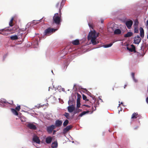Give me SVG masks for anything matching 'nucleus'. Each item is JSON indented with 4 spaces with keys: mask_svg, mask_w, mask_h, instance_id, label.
Instances as JSON below:
<instances>
[{
    "mask_svg": "<svg viewBox=\"0 0 148 148\" xmlns=\"http://www.w3.org/2000/svg\"><path fill=\"white\" fill-rule=\"evenodd\" d=\"M56 132V130H53V134H54L55 132Z\"/></svg>",
    "mask_w": 148,
    "mask_h": 148,
    "instance_id": "nucleus-46",
    "label": "nucleus"
},
{
    "mask_svg": "<svg viewBox=\"0 0 148 148\" xmlns=\"http://www.w3.org/2000/svg\"><path fill=\"white\" fill-rule=\"evenodd\" d=\"M141 38L138 36L134 37V43L135 44H138L140 42Z\"/></svg>",
    "mask_w": 148,
    "mask_h": 148,
    "instance_id": "nucleus-7",
    "label": "nucleus"
},
{
    "mask_svg": "<svg viewBox=\"0 0 148 148\" xmlns=\"http://www.w3.org/2000/svg\"><path fill=\"white\" fill-rule=\"evenodd\" d=\"M66 0H62L60 4L59 2L56 5V8H58L60 14L61 13V10L63 7V6L65 3Z\"/></svg>",
    "mask_w": 148,
    "mask_h": 148,
    "instance_id": "nucleus-4",
    "label": "nucleus"
},
{
    "mask_svg": "<svg viewBox=\"0 0 148 148\" xmlns=\"http://www.w3.org/2000/svg\"><path fill=\"white\" fill-rule=\"evenodd\" d=\"M132 48H130L128 47H127V50L129 51L130 52H133V51H135L136 48L133 45H131Z\"/></svg>",
    "mask_w": 148,
    "mask_h": 148,
    "instance_id": "nucleus-16",
    "label": "nucleus"
},
{
    "mask_svg": "<svg viewBox=\"0 0 148 148\" xmlns=\"http://www.w3.org/2000/svg\"><path fill=\"white\" fill-rule=\"evenodd\" d=\"M60 17L59 16L58 13L55 14L53 17V23L57 25L59 24L61 21Z\"/></svg>",
    "mask_w": 148,
    "mask_h": 148,
    "instance_id": "nucleus-2",
    "label": "nucleus"
},
{
    "mask_svg": "<svg viewBox=\"0 0 148 148\" xmlns=\"http://www.w3.org/2000/svg\"><path fill=\"white\" fill-rule=\"evenodd\" d=\"M82 111V110H81L80 109H78L77 111H75L74 112V114H75L76 113H79L80 111Z\"/></svg>",
    "mask_w": 148,
    "mask_h": 148,
    "instance_id": "nucleus-39",
    "label": "nucleus"
},
{
    "mask_svg": "<svg viewBox=\"0 0 148 148\" xmlns=\"http://www.w3.org/2000/svg\"><path fill=\"white\" fill-rule=\"evenodd\" d=\"M147 25H148V20L147 21Z\"/></svg>",
    "mask_w": 148,
    "mask_h": 148,
    "instance_id": "nucleus-48",
    "label": "nucleus"
},
{
    "mask_svg": "<svg viewBox=\"0 0 148 148\" xmlns=\"http://www.w3.org/2000/svg\"><path fill=\"white\" fill-rule=\"evenodd\" d=\"M97 37L96 36V32L95 31L94 32L90 31L89 32L88 37V40H91V41L92 44L93 45H95L97 44L99 42H97L96 39Z\"/></svg>",
    "mask_w": 148,
    "mask_h": 148,
    "instance_id": "nucleus-1",
    "label": "nucleus"
},
{
    "mask_svg": "<svg viewBox=\"0 0 148 148\" xmlns=\"http://www.w3.org/2000/svg\"><path fill=\"white\" fill-rule=\"evenodd\" d=\"M146 101L147 103L148 104V97H147L146 99Z\"/></svg>",
    "mask_w": 148,
    "mask_h": 148,
    "instance_id": "nucleus-43",
    "label": "nucleus"
},
{
    "mask_svg": "<svg viewBox=\"0 0 148 148\" xmlns=\"http://www.w3.org/2000/svg\"><path fill=\"white\" fill-rule=\"evenodd\" d=\"M88 25L90 27H91V28H92V27H93L92 23L90 24V23H88Z\"/></svg>",
    "mask_w": 148,
    "mask_h": 148,
    "instance_id": "nucleus-41",
    "label": "nucleus"
},
{
    "mask_svg": "<svg viewBox=\"0 0 148 148\" xmlns=\"http://www.w3.org/2000/svg\"><path fill=\"white\" fill-rule=\"evenodd\" d=\"M56 30V29L51 27H49L45 30L44 34L45 35L49 36L55 32Z\"/></svg>",
    "mask_w": 148,
    "mask_h": 148,
    "instance_id": "nucleus-3",
    "label": "nucleus"
},
{
    "mask_svg": "<svg viewBox=\"0 0 148 148\" xmlns=\"http://www.w3.org/2000/svg\"><path fill=\"white\" fill-rule=\"evenodd\" d=\"M33 140L38 144H40V140L39 138L37 136H34L33 138Z\"/></svg>",
    "mask_w": 148,
    "mask_h": 148,
    "instance_id": "nucleus-14",
    "label": "nucleus"
},
{
    "mask_svg": "<svg viewBox=\"0 0 148 148\" xmlns=\"http://www.w3.org/2000/svg\"><path fill=\"white\" fill-rule=\"evenodd\" d=\"M132 33L130 32H128L126 34L124 35V37L127 38L128 37H130L132 35Z\"/></svg>",
    "mask_w": 148,
    "mask_h": 148,
    "instance_id": "nucleus-23",
    "label": "nucleus"
},
{
    "mask_svg": "<svg viewBox=\"0 0 148 148\" xmlns=\"http://www.w3.org/2000/svg\"><path fill=\"white\" fill-rule=\"evenodd\" d=\"M138 22L137 21H135V26H138Z\"/></svg>",
    "mask_w": 148,
    "mask_h": 148,
    "instance_id": "nucleus-40",
    "label": "nucleus"
},
{
    "mask_svg": "<svg viewBox=\"0 0 148 148\" xmlns=\"http://www.w3.org/2000/svg\"><path fill=\"white\" fill-rule=\"evenodd\" d=\"M20 119L21 121L22 122H24L26 121L25 119L24 116L21 117Z\"/></svg>",
    "mask_w": 148,
    "mask_h": 148,
    "instance_id": "nucleus-37",
    "label": "nucleus"
},
{
    "mask_svg": "<svg viewBox=\"0 0 148 148\" xmlns=\"http://www.w3.org/2000/svg\"><path fill=\"white\" fill-rule=\"evenodd\" d=\"M69 121L68 120L66 119L65 120L63 123V125L64 127L66 126L69 123Z\"/></svg>",
    "mask_w": 148,
    "mask_h": 148,
    "instance_id": "nucleus-31",
    "label": "nucleus"
},
{
    "mask_svg": "<svg viewBox=\"0 0 148 148\" xmlns=\"http://www.w3.org/2000/svg\"><path fill=\"white\" fill-rule=\"evenodd\" d=\"M10 32V29H8L5 28L0 30V33L5 36H7Z\"/></svg>",
    "mask_w": 148,
    "mask_h": 148,
    "instance_id": "nucleus-5",
    "label": "nucleus"
},
{
    "mask_svg": "<svg viewBox=\"0 0 148 148\" xmlns=\"http://www.w3.org/2000/svg\"><path fill=\"white\" fill-rule=\"evenodd\" d=\"M131 75L134 81L135 82H137V80L135 78V73H131Z\"/></svg>",
    "mask_w": 148,
    "mask_h": 148,
    "instance_id": "nucleus-27",
    "label": "nucleus"
},
{
    "mask_svg": "<svg viewBox=\"0 0 148 148\" xmlns=\"http://www.w3.org/2000/svg\"><path fill=\"white\" fill-rule=\"evenodd\" d=\"M13 20L14 18L12 17V18L11 20H10V22L9 23V25L11 27H12L13 25Z\"/></svg>",
    "mask_w": 148,
    "mask_h": 148,
    "instance_id": "nucleus-29",
    "label": "nucleus"
},
{
    "mask_svg": "<svg viewBox=\"0 0 148 148\" xmlns=\"http://www.w3.org/2000/svg\"><path fill=\"white\" fill-rule=\"evenodd\" d=\"M18 27L17 26H15L12 28V29H10V32L13 33L18 31Z\"/></svg>",
    "mask_w": 148,
    "mask_h": 148,
    "instance_id": "nucleus-13",
    "label": "nucleus"
},
{
    "mask_svg": "<svg viewBox=\"0 0 148 148\" xmlns=\"http://www.w3.org/2000/svg\"><path fill=\"white\" fill-rule=\"evenodd\" d=\"M89 112V111H83L79 115V116L80 117H82L83 116L85 115L86 114L88 113Z\"/></svg>",
    "mask_w": 148,
    "mask_h": 148,
    "instance_id": "nucleus-25",
    "label": "nucleus"
},
{
    "mask_svg": "<svg viewBox=\"0 0 148 148\" xmlns=\"http://www.w3.org/2000/svg\"><path fill=\"white\" fill-rule=\"evenodd\" d=\"M21 109L20 106V105L18 106L17 107H16L15 108V110H16L17 111H18L20 110Z\"/></svg>",
    "mask_w": 148,
    "mask_h": 148,
    "instance_id": "nucleus-38",
    "label": "nucleus"
},
{
    "mask_svg": "<svg viewBox=\"0 0 148 148\" xmlns=\"http://www.w3.org/2000/svg\"><path fill=\"white\" fill-rule=\"evenodd\" d=\"M82 98L84 100H85L86 101H88V100L87 99L86 97L84 94L82 95Z\"/></svg>",
    "mask_w": 148,
    "mask_h": 148,
    "instance_id": "nucleus-35",
    "label": "nucleus"
},
{
    "mask_svg": "<svg viewBox=\"0 0 148 148\" xmlns=\"http://www.w3.org/2000/svg\"><path fill=\"white\" fill-rule=\"evenodd\" d=\"M101 23H103V19L101 20Z\"/></svg>",
    "mask_w": 148,
    "mask_h": 148,
    "instance_id": "nucleus-45",
    "label": "nucleus"
},
{
    "mask_svg": "<svg viewBox=\"0 0 148 148\" xmlns=\"http://www.w3.org/2000/svg\"><path fill=\"white\" fill-rule=\"evenodd\" d=\"M52 138L50 136L48 137L46 139V142L47 144L50 143L52 140Z\"/></svg>",
    "mask_w": 148,
    "mask_h": 148,
    "instance_id": "nucleus-17",
    "label": "nucleus"
},
{
    "mask_svg": "<svg viewBox=\"0 0 148 148\" xmlns=\"http://www.w3.org/2000/svg\"><path fill=\"white\" fill-rule=\"evenodd\" d=\"M77 101H80V98H81V96L78 93H77Z\"/></svg>",
    "mask_w": 148,
    "mask_h": 148,
    "instance_id": "nucleus-36",
    "label": "nucleus"
},
{
    "mask_svg": "<svg viewBox=\"0 0 148 148\" xmlns=\"http://www.w3.org/2000/svg\"><path fill=\"white\" fill-rule=\"evenodd\" d=\"M27 127L30 129L33 130H36L37 127L36 126L32 123H29L27 124Z\"/></svg>",
    "mask_w": 148,
    "mask_h": 148,
    "instance_id": "nucleus-10",
    "label": "nucleus"
},
{
    "mask_svg": "<svg viewBox=\"0 0 148 148\" xmlns=\"http://www.w3.org/2000/svg\"><path fill=\"white\" fill-rule=\"evenodd\" d=\"M85 106H86L87 107H89V106L88 105H85Z\"/></svg>",
    "mask_w": 148,
    "mask_h": 148,
    "instance_id": "nucleus-47",
    "label": "nucleus"
},
{
    "mask_svg": "<svg viewBox=\"0 0 148 148\" xmlns=\"http://www.w3.org/2000/svg\"><path fill=\"white\" fill-rule=\"evenodd\" d=\"M123 104L122 102H121V104Z\"/></svg>",
    "mask_w": 148,
    "mask_h": 148,
    "instance_id": "nucleus-50",
    "label": "nucleus"
},
{
    "mask_svg": "<svg viewBox=\"0 0 148 148\" xmlns=\"http://www.w3.org/2000/svg\"><path fill=\"white\" fill-rule=\"evenodd\" d=\"M63 115L64 116H65L66 117V118L67 119H69L70 115H69V113H67V112H65L63 114Z\"/></svg>",
    "mask_w": 148,
    "mask_h": 148,
    "instance_id": "nucleus-30",
    "label": "nucleus"
},
{
    "mask_svg": "<svg viewBox=\"0 0 148 148\" xmlns=\"http://www.w3.org/2000/svg\"><path fill=\"white\" fill-rule=\"evenodd\" d=\"M52 148H56L58 147V143L57 142L54 141L53 143L51 145Z\"/></svg>",
    "mask_w": 148,
    "mask_h": 148,
    "instance_id": "nucleus-20",
    "label": "nucleus"
},
{
    "mask_svg": "<svg viewBox=\"0 0 148 148\" xmlns=\"http://www.w3.org/2000/svg\"><path fill=\"white\" fill-rule=\"evenodd\" d=\"M72 43L74 45H78L79 44V41L78 39H76L72 41Z\"/></svg>",
    "mask_w": 148,
    "mask_h": 148,
    "instance_id": "nucleus-18",
    "label": "nucleus"
},
{
    "mask_svg": "<svg viewBox=\"0 0 148 148\" xmlns=\"http://www.w3.org/2000/svg\"><path fill=\"white\" fill-rule=\"evenodd\" d=\"M0 102L2 103H4L6 104H9L11 105H12L13 104V101H12L10 103H9L8 102H7L6 100L4 99H1L0 100Z\"/></svg>",
    "mask_w": 148,
    "mask_h": 148,
    "instance_id": "nucleus-15",
    "label": "nucleus"
},
{
    "mask_svg": "<svg viewBox=\"0 0 148 148\" xmlns=\"http://www.w3.org/2000/svg\"><path fill=\"white\" fill-rule=\"evenodd\" d=\"M72 127L71 125L67 126L65 128L63 129V134H66L69 130L72 128Z\"/></svg>",
    "mask_w": 148,
    "mask_h": 148,
    "instance_id": "nucleus-8",
    "label": "nucleus"
},
{
    "mask_svg": "<svg viewBox=\"0 0 148 148\" xmlns=\"http://www.w3.org/2000/svg\"><path fill=\"white\" fill-rule=\"evenodd\" d=\"M115 28L114 27H111L109 28V30L111 32H112L114 31Z\"/></svg>",
    "mask_w": 148,
    "mask_h": 148,
    "instance_id": "nucleus-33",
    "label": "nucleus"
},
{
    "mask_svg": "<svg viewBox=\"0 0 148 148\" xmlns=\"http://www.w3.org/2000/svg\"><path fill=\"white\" fill-rule=\"evenodd\" d=\"M67 108L69 112L70 113H71L74 111L75 108V106L73 105L69 106Z\"/></svg>",
    "mask_w": 148,
    "mask_h": 148,
    "instance_id": "nucleus-12",
    "label": "nucleus"
},
{
    "mask_svg": "<svg viewBox=\"0 0 148 148\" xmlns=\"http://www.w3.org/2000/svg\"><path fill=\"white\" fill-rule=\"evenodd\" d=\"M138 115V114L137 112H134L132 114L131 119H136L137 118Z\"/></svg>",
    "mask_w": 148,
    "mask_h": 148,
    "instance_id": "nucleus-24",
    "label": "nucleus"
},
{
    "mask_svg": "<svg viewBox=\"0 0 148 148\" xmlns=\"http://www.w3.org/2000/svg\"><path fill=\"white\" fill-rule=\"evenodd\" d=\"M113 43H111L109 44L105 45H103L104 48H108L111 47L113 45Z\"/></svg>",
    "mask_w": 148,
    "mask_h": 148,
    "instance_id": "nucleus-28",
    "label": "nucleus"
},
{
    "mask_svg": "<svg viewBox=\"0 0 148 148\" xmlns=\"http://www.w3.org/2000/svg\"><path fill=\"white\" fill-rule=\"evenodd\" d=\"M121 33V30L119 29H115L114 31V34H119Z\"/></svg>",
    "mask_w": 148,
    "mask_h": 148,
    "instance_id": "nucleus-21",
    "label": "nucleus"
},
{
    "mask_svg": "<svg viewBox=\"0 0 148 148\" xmlns=\"http://www.w3.org/2000/svg\"><path fill=\"white\" fill-rule=\"evenodd\" d=\"M127 86V84H125L124 86V88H125V87Z\"/></svg>",
    "mask_w": 148,
    "mask_h": 148,
    "instance_id": "nucleus-44",
    "label": "nucleus"
},
{
    "mask_svg": "<svg viewBox=\"0 0 148 148\" xmlns=\"http://www.w3.org/2000/svg\"><path fill=\"white\" fill-rule=\"evenodd\" d=\"M134 32L135 33H138V29L137 26H135L134 28Z\"/></svg>",
    "mask_w": 148,
    "mask_h": 148,
    "instance_id": "nucleus-32",
    "label": "nucleus"
},
{
    "mask_svg": "<svg viewBox=\"0 0 148 148\" xmlns=\"http://www.w3.org/2000/svg\"><path fill=\"white\" fill-rule=\"evenodd\" d=\"M56 128L55 126L54 125L47 127V131L49 134L52 133L53 130Z\"/></svg>",
    "mask_w": 148,
    "mask_h": 148,
    "instance_id": "nucleus-6",
    "label": "nucleus"
},
{
    "mask_svg": "<svg viewBox=\"0 0 148 148\" xmlns=\"http://www.w3.org/2000/svg\"><path fill=\"white\" fill-rule=\"evenodd\" d=\"M133 22L132 21L130 20L127 21L125 23V25L129 29H130L133 24Z\"/></svg>",
    "mask_w": 148,
    "mask_h": 148,
    "instance_id": "nucleus-9",
    "label": "nucleus"
},
{
    "mask_svg": "<svg viewBox=\"0 0 148 148\" xmlns=\"http://www.w3.org/2000/svg\"><path fill=\"white\" fill-rule=\"evenodd\" d=\"M80 106V101H77V107L79 108Z\"/></svg>",
    "mask_w": 148,
    "mask_h": 148,
    "instance_id": "nucleus-34",
    "label": "nucleus"
},
{
    "mask_svg": "<svg viewBox=\"0 0 148 148\" xmlns=\"http://www.w3.org/2000/svg\"><path fill=\"white\" fill-rule=\"evenodd\" d=\"M94 106L95 107V109L94 110H93L94 108H93V107H92V112H91V113H92L94 111H95L96 110V106Z\"/></svg>",
    "mask_w": 148,
    "mask_h": 148,
    "instance_id": "nucleus-42",
    "label": "nucleus"
},
{
    "mask_svg": "<svg viewBox=\"0 0 148 148\" xmlns=\"http://www.w3.org/2000/svg\"><path fill=\"white\" fill-rule=\"evenodd\" d=\"M62 122L61 120L58 119L56 121L55 126V127H60L62 125Z\"/></svg>",
    "mask_w": 148,
    "mask_h": 148,
    "instance_id": "nucleus-11",
    "label": "nucleus"
},
{
    "mask_svg": "<svg viewBox=\"0 0 148 148\" xmlns=\"http://www.w3.org/2000/svg\"><path fill=\"white\" fill-rule=\"evenodd\" d=\"M140 36L142 38H143L144 37V30L142 27H140Z\"/></svg>",
    "mask_w": 148,
    "mask_h": 148,
    "instance_id": "nucleus-19",
    "label": "nucleus"
},
{
    "mask_svg": "<svg viewBox=\"0 0 148 148\" xmlns=\"http://www.w3.org/2000/svg\"><path fill=\"white\" fill-rule=\"evenodd\" d=\"M10 39L13 40H16L18 39V37L16 35L10 37Z\"/></svg>",
    "mask_w": 148,
    "mask_h": 148,
    "instance_id": "nucleus-26",
    "label": "nucleus"
},
{
    "mask_svg": "<svg viewBox=\"0 0 148 148\" xmlns=\"http://www.w3.org/2000/svg\"><path fill=\"white\" fill-rule=\"evenodd\" d=\"M112 90H114V88H112Z\"/></svg>",
    "mask_w": 148,
    "mask_h": 148,
    "instance_id": "nucleus-49",
    "label": "nucleus"
},
{
    "mask_svg": "<svg viewBox=\"0 0 148 148\" xmlns=\"http://www.w3.org/2000/svg\"><path fill=\"white\" fill-rule=\"evenodd\" d=\"M11 111L16 116H18V113L17 112V111L15 109L11 108Z\"/></svg>",
    "mask_w": 148,
    "mask_h": 148,
    "instance_id": "nucleus-22",
    "label": "nucleus"
}]
</instances>
